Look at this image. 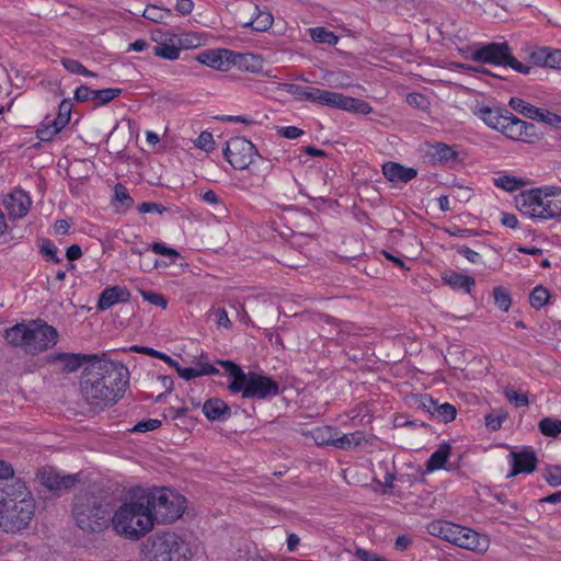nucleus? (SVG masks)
<instances>
[{
  "label": "nucleus",
  "mask_w": 561,
  "mask_h": 561,
  "mask_svg": "<svg viewBox=\"0 0 561 561\" xmlns=\"http://www.w3.org/2000/svg\"><path fill=\"white\" fill-rule=\"evenodd\" d=\"M461 529V525L442 519L433 520L426 526V530L431 536L438 537L454 546L457 545L458 537L462 531Z\"/></svg>",
  "instance_id": "a211bd4d"
},
{
  "label": "nucleus",
  "mask_w": 561,
  "mask_h": 561,
  "mask_svg": "<svg viewBox=\"0 0 561 561\" xmlns=\"http://www.w3.org/2000/svg\"><path fill=\"white\" fill-rule=\"evenodd\" d=\"M61 64L71 73H78L87 77L95 76V73L87 69L79 60L72 58H64Z\"/></svg>",
  "instance_id": "09e8293b"
},
{
  "label": "nucleus",
  "mask_w": 561,
  "mask_h": 561,
  "mask_svg": "<svg viewBox=\"0 0 561 561\" xmlns=\"http://www.w3.org/2000/svg\"><path fill=\"white\" fill-rule=\"evenodd\" d=\"M457 415V410L455 405L450 403H442L439 404L438 401H435L432 417L436 419L440 422L448 423L455 420Z\"/></svg>",
  "instance_id": "c756f323"
},
{
  "label": "nucleus",
  "mask_w": 561,
  "mask_h": 561,
  "mask_svg": "<svg viewBox=\"0 0 561 561\" xmlns=\"http://www.w3.org/2000/svg\"><path fill=\"white\" fill-rule=\"evenodd\" d=\"M231 67L237 66L240 70L257 72L262 67V58L254 54H242L232 51L230 59Z\"/></svg>",
  "instance_id": "393cba45"
},
{
  "label": "nucleus",
  "mask_w": 561,
  "mask_h": 561,
  "mask_svg": "<svg viewBox=\"0 0 561 561\" xmlns=\"http://www.w3.org/2000/svg\"><path fill=\"white\" fill-rule=\"evenodd\" d=\"M545 479L550 486L561 485V466H552L547 469Z\"/></svg>",
  "instance_id": "4d7b16f0"
},
{
  "label": "nucleus",
  "mask_w": 561,
  "mask_h": 561,
  "mask_svg": "<svg viewBox=\"0 0 561 561\" xmlns=\"http://www.w3.org/2000/svg\"><path fill=\"white\" fill-rule=\"evenodd\" d=\"M148 506L140 495H134L130 502L124 503L113 515L112 525L115 531L124 537L137 540L153 528Z\"/></svg>",
  "instance_id": "423d86ee"
},
{
  "label": "nucleus",
  "mask_w": 561,
  "mask_h": 561,
  "mask_svg": "<svg viewBox=\"0 0 561 561\" xmlns=\"http://www.w3.org/2000/svg\"><path fill=\"white\" fill-rule=\"evenodd\" d=\"M549 297H550V295H549L548 289H546L542 286H537L534 288V290L531 291V294L529 296V302H530L531 307H534L536 309H540L548 302Z\"/></svg>",
  "instance_id": "a18cd8bd"
},
{
  "label": "nucleus",
  "mask_w": 561,
  "mask_h": 561,
  "mask_svg": "<svg viewBox=\"0 0 561 561\" xmlns=\"http://www.w3.org/2000/svg\"><path fill=\"white\" fill-rule=\"evenodd\" d=\"M140 496L153 524H171L184 513L185 499L169 489L142 491Z\"/></svg>",
  "instance_id": "1a4fd4ad"
},
{
  "label": "nucleus",
  "mask_w": 561,
  "mask_h": 561,
  "mask_svg": "<svg viewBox=\"0 0 561 561\" xmlns=\"http://www.w3.org/2000/svg\"><path fill=\"white\" fill-rule=\"evenodd\" d=\"M510 463L512 466L507 478L515 477L520 473H531L537 466V457L529 448H524L520 451H511L508 455Z\"/></svg>",
  "instance_id": "dca6fc26"
},
{
  "label": "nucleus",
  "mask_w": 561,
  "mask_h": 561,
  "mask_svg": "<svg viewBox=\"0 0 561 561\" xmlns=\"http://www.w3.org/2000/svg\"><path fill=\"white\" fill-rule=\"evenodd\" d=\"M218 364L232 378L228 385V389L232 393H241L243 398L265 400L279 392L278 382L268 376L252 371L247 374L231 360H218Z\"/></svg>",
  "instance_id": "20e7f679"
},
{
  "label": "nucleus",
  "mask_w": 561,
  "mask_h": 561,
  "mask_svg": "<svg viewBox=\"0 0 561 561\" xmlns=\"http://www.w3.org/2000/svg\"><path fill=\"white\" fill-rule=\"evenodd\" d=\"M456 547L483 554L490 548L488 535L480 534L470 527L462 526Z\"/></svg>",
  "instance_id": "2eb2a0df"
},
{
  "label": "nucleus",
  "mask_w": 561,
  "mask_h": 561,
  "mask_svg": "<svg viewBox=\"0 0 561 561\" xmlns=\"http://www.w3.org/2000/svg\"><path fill=\"white\" fill-rule=\"evenodd\" d=\"M129 351L136 352V353H142V354L149 355L153 358L162 359L163 362L168 363L170 366H178V362L174 360L173 358H171L169 355H167L160 351L153 350L151 347L133 345L129 347Z\"/></svg>",
  "instance_id": "79ce46f5"
},
{
  "label": "nucleus",
  "mask_w": 561,
  "mask_h": 561,
  "mask_svg": "<svg viewBox=\"0 0 561 561\" xmlns=\"http://www.w3.org/2000/svg\"><path fill=\"white\" fill-rule=\"evenodd\" d=\"M538 427L542 435L557 437L561 434V420L543 417L539 421Z\"/></svg>",
  "instance_id": "e433bc0d"
},
{
  "label": "nucleus",
  "mask_w": 561,
  "mask_h": 561,
  "mask_svg": "<svg viewBox=\"0 0 561 561\" xmlns=\"http://www.w3.org/2000/svg\"><path fill=\"white\" fill-rule=\"evenodd\" d=\"M548 67L561 69V49L549 48Z\"/></svg>",
  "instance_id": "774afa93"
},
{
  "label": "nucleus",
  "mask_w": 561,
  "mask_h": 561,
  "mask_svg": "<svg viewBox=\"0 0 561 561\" xmlns=\"http://www.w3.org/2000/svg\"><path fill=\"white\" fill-rule=\"evenodd\" d=\"M493 182L496 187L506 192H514L526 184L522 179L506 174L494 179Z\"/></svg>",
  "instance_id": "4c0bfd02"
},
{
  "label": "nucleus",
  "mask_w": 561,
  "mask_h": 561,
  "mask_svg": "<svg viewBox=\"0 0 561 561\" xmlns=\"http://www.w3.org/2000/svg\"><path fill=\"white\" fill-rule=\"evenodd\" d=\"M365 440L364 433L360 431H356L350 434H344L339 436L336 439V448L340 449H350L352 447L359 446Z\"/></svg>",
  "instance_id": "f704fd0d"
},
{
  "label": "nucleus",
  "mask_w": 561,
  "mask_h": 561,
  "mask_svg": "<svg viewBox=\"0 0 561 561\" xmlns=\"http://www.w3.org/2000/svg\"><path fill=\"white\" fill-rule=\"evenodd\" d=\"M273 15L268 11H257L256 16L250 22L245 23L244 26H251L255 32H265L273 24Z\"/></svg>",
  "instance_id": "2f4dec72"
},
{
  "label": "nucleus",
  "mask_w": 561,
  "mask_h": 561,
  "mask_svg": "<svg viewBox=\"0 0 561 561\" xmlns=\"http://www.w3.org/2000/svg\"><path fill=\"white\" fill-rule=\"evenodd\" d=\"M172 12L170 9L161 8L154 4H149L145 9L142 16L154 23H162L167 18H170Z\"/></svg>",
  "instance_id": "c9c22d12"
},
{
  "label": "nucleus",
  "mask_w": 561,
  "mask_h": 561,
  "mask_svg": "<svg viewBox=\"0 0 561 561\" xmlns=\"http://www.w3.org/2000/svg\"><path fill=\"white\" fill-rule=\"evenodd\" d=\"M195 145L205 151H210L214 148L213 135L208 131H202L196 139Z\"/></svg>",
  "instance_id": "bf43d9fd"
},
{
  "label": "nucleus",
  "mask_w": 561,
  "mask_h": 561,
  "mask_svg": "<svg viewBox=\"0 0 561 561\" xmlns=\"http://www.w3.org/2000/svg\"><path fill=\"white\" fill-rule=\"evenodd\" d=\"M226 160L236 170H245L260 157L256 147L244 137H232L222 149Z\"/></svg>",
  "instance_id": "f8f14e48"
},
{
  "label": "nucleus",
  "mask_w": 561,
  "mask_h": 561,
  "mask_svg": "<svg viewBox=\"0 0 561 561\" xmlns=\"http://www.w3.org/2000/svg\"><path fill=\"white\" fill-rule=\"evenodd\" d=\"M539 116L535 121L546 123L551 126H557L561 123V117L554 113H551L547 110L539 108Z\"/></svg>",
  "instance_id": "052dcab7"
},
{
  "label": "nucleus",
  "mask_w": 561,
  "mask_h": 561,
  "mask_svg": "<svg viewBox=\"0 0 561 561\" xmlns=\"http://www.w3.org/2000/svg\"><path fill=\"white\" fill-rule=\"evenodd\" d=\"M278 135L287 139H297L304 135V130L296 126H286L278 129Z\"/></svg>",
  "instance_id": "69168bd1"
},
{
  "label": "nucleus",
  "mask_w": 561,
  "mask_h": 561,
  "mask_svg": "<svg viewBox=\"0 0 561 561\" xmlns=\"http://www.w3.org/2000/svg\"><path fill=\"white\" fill-rule=\"evenodd\" d=\"M203 201L208 203V204H211L215 206V209L218 211V213H224L226 211V207L225 205L220 202L218 195L216 194V192L209 190L207 192H205L202 196Z\"/></svg>",
  "instance_id": "680f3d73"
},
{
  "label": "nucleus",
  "mask_w": 561,
  "mask_h": 561,
  "mask_svg": "<svg viewBox=\"0 0 561 561\" xmlns=\"http://www.w3.org/2000/svg\"><path fill=\"white\" fill-rule=\"evenodd\" d=\"M450 455V446L446 443L439 445L426 461L427 471L442 469Z\"/></svg>",
  "instance_id": "c85d7f7f"
},
{
  "label": "nucleus",
  "mask_w": 561,
  "mask_h": 561,
  "mask_svg": "<svg viewBox=\"0 0 561 561\" xmlns=\"http://www.w3.org/2000/svg\"><path fill=\"white\" fill-rule=\"evenodd\" d=\"M435 401L430 394H420L414 399L416 409L423 410L432 415Z\"/></svg>",
  "instance_id": "864d4df0"
},
{
  "label": "nucleus",
  "mask_w": 561,
  "mask_h": 561,
  "mask_svg": "<svg viewBox=\"0 0 561 561\" xmlns=\"http://www.w3.org/2000/svg\"><path fill=\"white\" fill-rule=\"evenodd\" d=\"M443 280L455 290L462 289L465 293L470 294L471 287L476 280L469 275H463L454 271L444 273Z\"/></svg>",
  "instance_id": "a878e982"
},
{
  "label": "nucleus",
  "mask_w": 561,
  "mask_h": 561,
  "mask_svg": "<svg viewBox=\"0 0 561 561\" xmlns=\"http://www.w3.org/2000/svg\"><path fill=\"white\" fill-rule=\"evenodd\" d=\"M122 92H123V90L119 88H106V89L95 90L94 105L95 106L105 105V104L110 103L111 101H113L114 99H116L117 96H119L122 94Z\"/></svg>",
  "instance_id": "58836bf2"
},
{
  "label": "nucleus",
  "mask_w": 561,
  "mask_h": 561,
  "mask_svg": "<svg viewBox=\"0 0 561 561\" xmlns=\"http://www.w3.org/2000/svg\"><path fill=\"white\" fill-rule=\"evenodd\" d=\"M493 297L495 306L502 311H508L512 299L510 291L501 286L493 288Z\"/></svg>",
  "instance_id": "37998d69"
},
{
  "label": "nucleus",
  "mask_w": 561,
  "mask_h": 561,
  "mask_svg": "<svg viewBox=\"0 0 561 561\" xmlns=\"http://www.w3.org/2000/svg\"><path fill=\"white\" fill-rule=\"evenodd\" d=\"M510 106L516 112L523 114L524 116L530 119H536L537 116L540 115L538 107L529 104L528 102L519 98H512L510 100Z\"/></svg>",
  "instance_id": "473e14b6"
},
{
  "label": "nucleus",
  "mask_w": 561,
  "mask_h": 561,
  "mask_svg": "<svg viewBox=\"0 0 561 561\" xmlns=\"http://www.w3.org/2000/svg\"><path fill=\"white\" fill-rule=\"evenodd\" d=\"M94 93L95 90L87 85H80L76 89L73 99L77 102L92 101L94 103Z\"/></svg>",
  "instance_id": "13d9d810"
},
{
  "label": "nucleus",
  "mask_w": 561,
  "mask_h": 561,
  "mask_svg": "<svg viewBox=\"0 0 561 561\" xmlns=\"http://www.w3.org/2000/svg\"><path fill=\"white\" fill-rule=\"evenodd\" d=\"M517 209L536 220L561 217V187L542 186L522 192L515 197Z\"/></svg>",
  "instance_id": "39448f33"
},
{
  "label": "nucleus",
  "mask_w": 561,
  "mask_h": 561,
  "mask_svg": "<svg viewBox=\"0 0 561 561\" xmlns=\"http://www.w3.org/2000/svg\"><path fill=\"white\" fill-rule=\"evenodd\" d=\"M110 504L102 496L82 493L76 497L72 515L76 524L83 531H102L110 520Z\"/></svg>",
  "instance_id": "6e6552de"
},
{
  "label": "nucleus",
  "mask_w": 561,
  "mask_h": 561,
  "mask_svg": "<svg viewBox=\"0 0 561 561\" xmlns=\"http://www.w3.org/2000/svg\"><path fill=\"white\" fill-rule=\"evenodd\" d=\"M32 204L31 197L22 190H14L3 199V206L13 219L24 217Z\"/></svg>",
  "instance_id": "f3484780"
},
{
  "label": "nucleus",
  "mask_w": 561,
  "mask_h": 561,
  "mask_svg": "<svg viewBox=\"0 0 561 561\" xmlns=\"http://www.w3.org/2000/svg\"><path fill=\"white\" fill-rule=\"evenodd\" d=\"M203 413L211 422H224L231 416V409L224 400L210 398L203 404Z\"/></svg>",
  "instance_id": "5701e85b"
},
{
  "label": "nucleus",
  "mask_w": 561,
  "mask_h": 561,
  "mask_svg": "<svg viewBox=\"0 0 561 561\" xmlns=\"http://www.w3.org/2000/svg\"><path fill=\"white\" fill-rule=\"evenodd\" d=\"M549 48L539 47L533 50L529 55L531 62L536 66L548 67Z\"/></svg>",
  "instance_id": "603ef678"
},
{
  "label": "nucleus",
  "mask_w": 561,
  "mask_h": 561,
  "mask_svg": "<svg viewBox=\"0 0 561 561\" xmlns=\"http://www.w3.org/2000/svg\"><path fill=\"white\" fill-rule=\"evenodd\" d=\"M142 561H190V543L175 533H158L141 545Z\"/></svg>",
  "instance_id": "0eeeda50"
},
{
  "label": "nucleus",
  "mask_w": 561,
  "mask_h": 561,
  "mask_svg": "<svg viewBox=\"0 0 561 561\" xmlns=\"http://www.w3.org/2000/svg\"><path fill=\"white\" fill-rule=\"evenodd\" d=\"M471 59L481 64L511 67L523 75H528L531 70L530 66L524 65L512 55L506 42L481 45L472 51Z\"/></svg>",
  "instance_id": "9d476101"
},
{
  "label": "nucleus",
  "mask_w": 561,
  "mask_h": 561,
  "mask_svg": "<svg viewBox=\"0 0 561 561\" xmlns=\"http://www.w3.org/2000/svg\"><path fill=\"white\" fill-rule=\"evenodd\" d=\"M99 356L95 354H75V353H53L46 357L49 364H59L60 370L66 373L77 371L82 365L91 364L98 360Z\"/></svg>",
  "instance_id": "ddd939ff"
},
{
  "label": "nucleus",
  "mask_w": 561,
  "mask_h": 561,
  "mask_svg": "<svg viewBox=\"0 0 561 561\" xmlns=\"http://www.w3.org/2000/svg\"><path fill=\"white\" fill-rule=\"evenodd\" d=\"M114 197L124 208V211L131 208L134 205V199L129 195L128 190L121 183H117L114 186Z\"/></svg>",
  "instance_id": "49530a36"
},
{
  "label": "nucleus",
  "mask_w": 561,
  "mask_h": 561,
  "mask_svg": "<svg viewBox=\"0 0 561 561\" xmlns=\"http://www.w3.org/2000/svg\"><path fill=\"white\" fill-rule=\"evenodd\" d=\"M61 129V127L55 125L54 121H49L37 129V138L41 141H50Z\"/></svg>",
  "instance_id": "de8ad7c7"
},
{
  "label": "nucleus",
  "mask_w": 561,
  "mask_h": 561,
  "mask_svg": "<svg viewBox=\"0 0 561 561\" xmlns=\"http://www.w3.org/2000/svg\"><path fill=\"white\" fill-rule=\"evenodd\" d=\"M37 477L41 483L50 491H67L78 482L77 476H61L56 469L51 467L42 468L38 471Z\"/></svg>",
  "instance_id": "4468645a"
},
{
  "label": "nucleus",
  "mask_w": 561,
  "mask_h": 561,
  "mask_svg": "<svg viewBox=\"0 0 561 561\" xmlns=\"http://www.w3.org/2000/svg\"><path fill=\"white\" fill-rule=\"evenodd\" d=\"M520 127H523V119L508 112L505 123L501 125L500 131L510 139L522 140L523 131Z\"/></svg>",
  "instance_id": "bb28decb"
},
{
  "label": "nucleus",
  "mask_w": 561,
  "mask_h": 561,
  "mask_svg": "<svg viewBox=\"0 0 561 561\" xmlns=\"http://www.w3.org/2000/svg\"><path fill=\"white\" fill-rule=\"evenodd\" d=\"M138 211L140 214H148V213L163 214L164 211H167V208L163 205L158 204V203L144 202L138 206Z\"/></svg>",
  "instance_id": "e2e57ef3"
},
{
  "label": "nucleus",
  "mask_w": 561,
  "mask_h": 561,
  "mask_svg": "<svg viewBox=\"0 0 561 561\" xmlns=\"http://www.w3.org/2000/svg\"><path fill=\"white\" fill-rule=\"evenodd\" d=\"M71 110H72L71 100H69V99L62 100L58 106L57 117L55 119H53L55 122V125L64 128L70 121Z\"/></svg>",
  "instance_id": "a19ab883"
},
{
  "label": "nucleus",
  "mask_w": 561,
  "mask_h": 561,
  "mask_svg": "<svg viewBox=\"0 0 561 561\" xmlns=\"http://www.w3.org/2000/svg\"><path fill=\"white\" fill-rule=\"evenodd\" d=\"M457 253L466 257L469 262L478 264L481 263V255L477 251L466 247L461 245L457 248Z\"/></svg>",
  "instance_id": "0e129e2a"
},
{
  "label": "nucleus",
  "mask_w": 561,
  "mask_h": 561,
  "mask_svg": "<svg viewBox=\"0 0 561 561\" xmlns=\"http://www.w3.org/2000/svg\"><path fill=\"white\" fill-rule=\"evenodd\" d=\"M39 252L46 261H51L54 263L61 262V259L57 255V247L49 239H44L42 241Z\"/></svg>",
  "instance_id": "8fccbe9b"
},
{
  "label": "nucleus",
  "mask_w": 561,
  "mask_h": 561,
  "mask_svg": "<svg viewBox=\"0 0 561 561\" xmlns=\"http://www.w3.org/2000/svg\"><path fill=\"white\" fill-rule=\"evenodd\" d=\"M149 248L159 255L165 256L169 260L170 264H174L176 260L181 256L180 252L173 248L167 247L161 242H153L149 245Z\"/></svg>",
  "instance_id": "c03bdc74"
},
{
  "label": "nucleus",
  "mask_w": 561,
  "mask_h": 561,
  "mask_svg": "<svg viewBox=\"0 0 561 561\" xmlns=\"http://www.w3.org/2000/svg\"><path fill=\"white\" fill-rule=\"evenodd\" d=\"M140 295L146 301H149L154 306L161 307L162 309H165L168 306V300L165 299V297L158 293L140 290Z\"/></svg>",
  "instance_id": "5fc2aeb1"
},
{
  "label": "nucleus",
  "mask_w": 561,
  "mask_h": 561,
  "mask_svg": "<svg viewBox=\"0 0 561 561\" xmlns=\"http://www.w3.org/2000/svg\"><path fill=\"white\" fill-rule=\"evenodd\" d=\"M426 154L434 163H446L457 158L455 149L444 142L428 145Z\"/></svg>",
  "instance_id": "b1692460"
},
{
  "label": "nucleus",
  "mask_w": 561,
  "mask_h": 561,
  "mask_svg": "<svg viewBox=\"0 0 561 561\" xmlns=\"http://www.w3.org/2000/svg\"><path fill=\"white\" fill-rule=\"evenodd\" d=\"M310 37L316 43L335 45L339 41V37L331 31L327 30L323 26H317L309 30Z\"/></svg>",
  "instance_id": "72a5a7b5"
},
{
  "label": "nucleus",
  "mask_w": 561,
  "mask_h": 561,
  "mask_svg": "<svg viewBox=\"0 0 561 561\" xmlns=\"http://www.w3.org/2000/svg\"><path fill=\"white\" fill-rule=\"evenodd\" d=\"M507 416L508 414L504 409H495L485 415V425L491 431H497L502 427V424Z\"/></svg>",
  "instance_id": "ea45409f"
},
{
  "label": "nucleus",
  "mask_w": 561,
  "mask_h": 561,
  "mask_svg": "<svg viewBox=\"0 0 561 561\" xmlns=\"http://www.w3.org/2000/svg\"><path fill=\"white\" fill-rule=\"evenodd\" d=\"M128 378V369L123 364L99 357L82 373L81 393L89 405L104 409L123 397Z\"/></svg>",
  "instance_id": "f257e3e1"
},
{
  "label": "nucleus",
  "mask_w": 561,
  "mask_h": 561,
  "mask_svg": "<svg viewBox=\"0 0 561 561\" xmlns=\"http://www.w3.org/2000/svg\"><path fill=\"white\" fill-rule=\"evenodd\" d=\"M355 557L360 561H387L385 558L362 548H356Z\"/></svg>",
  "instance_id": "338daca9"
},
{
  "label": "nucleus",
  "mask_w": 561,
  "mask_h": 561,
  "mask_svg": "<svg viewBox=\"0 0 561 561\" xmlns=\"http://www.w3.org/2000/svg\"><path fill=\"white\" fill-rule=\"evenodd\" d=\"M152 53L167 60H176L180 57L181 48L173 43V39H170V43H159L153 46Z\"/></svg>",
  "instance_id": "7c9ffc66"
},
{
  "label": "nucleus",
  "mask_w": 561,
  "mask_h": 561,
  "mask_svg": "<svg viewBox=\"0 0 561 561\" xmlns=\"http://www.w3.org/2000/svg\"><path fill=\"white\" fill-rule=\"evenodd\" d=\"M305 101L353 113L369 114L373 112V107L366 101L313 87H307Z\"/></svg>",
  "instance_id": "9b49d317"
},
{
  "label": "nucleus",
  "mask_w": 561,
  "mask_h": 561,
  "mask_svg": "<svg viewBox=\"0 0 561 561\" xmlns=\"http://www.w3.org/2000/svg\"><path fill=\"white\" fill-rule=\"evenodd\" d=\"M130 299V291L123 286L106 287L99 297L98 309L101 311L107 310L118 302H128Z\"/></svg>",
  "instance_id": "aec40b11"
},
{
  "label": "nucleus",
  "mask_w": 561,
  "mask_h": 561,
  "mask_svg": "<svg viewBox=\"0 0 561 561\" xmlns=\"http://www.w3.org/2000/svg\"><path fill=\"white\" fill-rule=\"evenodd\" d=\"M382 174L393 183H408L417 175V170L414 168L404 167L397 162H386L382 165Z\"/></svg>",
  "instance_id": "412c9836"
},
{
  "label": "nucleus",
  "mask_w": 561,
  "mask_h": 561,
  "mask_svg": "<svg viewBox=\"0 0 561 561\" xmlns=\"http://www.w3.org/2000/svg\"><path fill=\"white\" fill-rule=\"evenodd\" d=\"M232 50L230 49H213L199 53L196 59L213 69L219 71H228L231 68Z\"/></svg>",
  "instance_id": "6ab92c4d"
},
{
  "label": "nucleus",
  "mask_w": 561,
  "mask_h": 561,
  "mask_svg": "<svg viewBox=\"0 0 561 561\" xmlns=\"http://www.w3.org/2000/svg\"><path fill=\"white\" fill-rule=\"evenodd\" d=\"M313 439L319 446H333L336 448V439H339V432L332 426H322L313 431Z\"/></svg>",
  "instance_id": "cd10ccee"
},
{
  "label": "nucleus",
  "mask_w": 561,
  "mask_h": 561,
  "mask_svg": "<svg viewBox=\"0 0 561 561\" xmlns=\"http://www.w3.org/2000/svg\"><path fill=\"white\" fill-rule=\"evenodd\" d=\"M34 513L35 501L26 485L14 478L10 463L0 460V529L19 533L30 525Z\"/></svg>",
  "instance_id": "f03ea898"
},
{
  "label": "nucleus",
  "mask_w": 561,
  "mask_h": 561,
  "mask_svg": "<svg viewBox=\"0 0 561 561\" xmlns=\"http://www.w3.org/2000/svg\"><path fill=\"white\" fill-rule=\"evenodd\" d=\"M508 112L510 111L507 110L486 105H477L473 110L476 116L482 119L489 127L499 131L501 129V125L505 123Z\"/></svg>",
  "instance_id": "4be33fe9"
},
{
  "label": "nucleus",
  "mask_w": 561,
  "mask_h": 561,
  "mask_svg": "<svg viewBox=\"0 0 561 561\" xmlns=\"http://www.w3.org/2000/svg\"><path fill=\"white\" fill-rule=\"evenodd\" d=\"M161 424H162L161 421L158 419H148V420L138 422L133 427L131 431L137 432V433H146V432H150V431L159 428L161 426Z\"/></svg>",
  "instance_id": "6e6d98bb"
},
{
  "label": "nucleus",
  "mask_w": 561,
  "mask_h": 561,
  "mask_svg": "<svg viewBox=\"0 0 561 561\" xmlns=\"http://www.w3.org/2000/svg\"><path fill=\"white\" fill-rule=\"evenodd\" d=\"M3 337L10 345L22 348L26 354L38 355L57 344L58 332L53 325L37 319L5 329Z\"/></svg>",
  "instance_id": "7ed1b4c3"
},
{
  "label": "nucleus",
  "mask_w": 561,
  "mask_h": 561,
  "mask_svg": "<svg viewBox=\"0 0 561 561\" xmlns=\"http://www.w3.org/2000/svg\"><path fill=\"white\" fill-rule=\"evenodd\" d=\"M506 399L516 408L528 407L529 400L525 393H518L513 388L505 389Z\"/></svg>",
  "instance_id": "3c124183"
}]
</instances>
